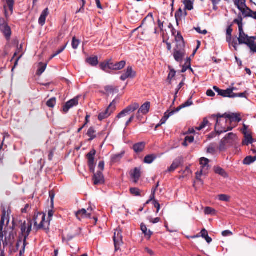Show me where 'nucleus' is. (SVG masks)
Masks as SVG:
<instances>
[{
  "label": "nucleus",
  "instance_id": "obj_1",
  "mask_svg": "<svg viewBox=\"0 0 256 256\" xmlns=\"http://www.w3.org/2000/svg\"><path fill=\"white\" fill-rule=\"evenodd\" d=\"M176 45L174 49L173 56L175 60L181 62L186 54L185 42L180 32H178L174 38Z\"/></svg>",
  "mask_w": 256,
  "mask_h": 256
},
{
  "label": "nucleus",
  "instance_id": "obj_2",
  "mask_svg": "<svg viewBox=\"0 0 256 256\" xmlns=\"http://www.w3.org/2000/svg\"><path fill=\"white\" fill-rule=\"evenodd\" d=\"M32 220L30 218L28 219L26 221L24 220L20 224V229L23 237V248H25L28 244L26 240L32 231Z\"/></svg>",
  "mask_w": 256,
  "mask_h": 256
},
{
  "label": "nucleus",
  "instance_id": "obj_3",
  "mask_svg": "<svg viewBox=\"0 0 256 256\" xmlns=\"http://www.w3.org/2000/svg\"><path fill=\"white\" fill-rule=\"evenodd\" d=\"M216 118H228L230 122H240L242 120L240 114L237 113H232L231 114H227L225 113L222 115L220 114H213L210 116L211 118L215 120Z\"/></svg>",
  "mask_w": 256,
  "mask_h": 256
},
{
  "label": "nucleus",
  "instance_id": "obj_4",
  "mask_svg": "<svg viewBox=\"0 0 256 256\" xmlns=\"http://www.w3.org/2000/svg\"><path fill=\"white\" fill-rule=\"evenodd\" d=\"M139 106H140L138 103H134L128 106L116 116L115 118V120H117L120 118L125 116L134 112L139 108Z\"/></svg>",
  "mask_w": 256,
  "mask_h": 256
},
{
  "label": "nucleus",
  "instance_id": "obj_5",
  "mask_svg": "<svg viewBox=\"0 0 256 256\" xmlns=\"http://www.w3.org/2000/svg\"><path fill=\"white\" fill-rule=\"evenodd\" d=\"M233 23L230 24L226 28V42L228 43L230 46H232L235 50H238V42L236 38L232 40V26Z\"/></svg>",
  "mask_w": 256,
  "mask_h": 256
},
{
  "label": "nucleus",
  "instance_id": "obj_6",
  "mask_svg": "<svg viewBox=\"0 0 256 256\" xmlns=\"http://www.w3.org/2000/svg\"><path fill=\"white\" fill-rule=\"evenodd\" d=\"M96 154V150L92 149L86 156L88 159V165L90 169V171L94 173L96 163L94 162V156Z\"/></svg>",
  "mask_w": 256,
  "mask_h": 256
},
{
  "label": "nucleus",
  "instance_id": "obj_7",
  "mask_svg": "<svg viewBox=\"0 0 256 256\" xmlns=\"http://www.w3.org/2000/svg\"><path fill=\"white\" fill-rule=\"evenodd\" d=\"M11 212L10 210H8L6 212L4 208L3 209L2 212V218L0 220V236L2 238L4 237L3 227L4 224L5 220H6V225H8L10 222V214Z\"/></svg>",
  "mask_w": 256,
  "mask_h": 256
},
{
  "label": "nucleus",
  "instance_id": "obj_8",
  "mask_svg": "<svg viewBox=\"0 0 256 256\" xmlns=\"http://www.w3.org/2000/svg\"><path fill=\"white\" fill-rule=\"evenodd\" d=\"M216 121V124L214 127V130L218 134H220L222 133L226 132L228 131L232 130V127H228L227 129L225 127L222 126L221 122L224 121V123H226V120H222L221 118H216L215 120Z\"/></svg>",
  "mask_w": 256,
  "mask_h": 256
},
{
  "label": "nucleus",
  "instance_id": "obj_9",
  "mask_svg": "<svg viewBox=\"0 0 256 256\" xmlns=\"http://www.w3.org/2000/svg\"><path fill=\"white\" fill-rule=\"evenodd\" d=\"M14 220H13L12 226V230L10 232H9L8 235V236H6L5 239L3 242V245L4 247L8 245H10V246H12L14 244L15 239V234L14 232Z\"/></svg>",
  "mask_w": 256,
  "mask_h": 256
},
{
  "label": "nucleus",
  "instance_id": "obj_10",
  "mask_svg": "<svg viewBox=\"0 0 256 256\" xmlns=\"http://www.w3.org/2000/svg\"><path fill=\"white\" fill-rule=\"evenodd\" d=\"M214 90L218 94V95L224 98H232V93L234 90H236L235 88H227L226 90H221L216 86L213 87Z\"/></svg>",
  "mask_w": 256,
  "mask_h": 256
},
{
  "label": "nucleus",
  "instance_id": "obj_11",
  "mask_svg": "<svg viewBox=\"0 0 256 256\" xmlns=\"http://www.w3.org/2000/svg\"><path fill=\"white\" fill-rule=\"evenodd\" d=\"M239 36L237 38V42L238 41V44H246L248 46V44H250V46H252V42L249 40L248 36L245 34L244 30H239Z\"/></svg>",
  "mask_w": 256,
  "mask_h": 256
},
{
  "label": "nucleus",
  "instance_id": "obj_12",
  "mask_svg": "<svg viewBox=\"0 0 256 256\" xmlns=\"http://www.w3.org/2000/svg\"><path fill=\"white\" fill-rule=\"evenodd\" d=\"M115 250L118 251L120 249V246L122 244V232L121 230H116L113 236Z\"/></svg>",
  "mask_w": 256,
  "mask_h": 256
},
{
  "label": "nucleus",
  "instance_id": "obj_13",
  "mask_svg": "<svg viewBox=\"0 0 256 256\" xmlns=\"http://www.w3.org/2000/svg\"><path fill=\"white\" fill-rule=\"evenodd\" d=\"M79 96H77L74 98L68 101L62 107V110L64 113H67L70 108L78 104Z\"/></svg>",
  "mask_w": 256,
  "mask_h": 256
},
{
  "label": "nucleus",
  "instance_id": "obj_14",
  "mask_svg": "<svg viewBox=\"0 0 256 256\" xmlns=\"http://www.w3.org/2000/svg\"><path fill=\"white\" fill-rule=\"evenodd\" d=\"M136 76V72L133 70L132 66H128L124 72L120 77V80L124 81L127 78H134Z\"/></svg>",
  "mask_w": 256,
  "mask_h": 256
},
{
  "label": "nucleus",
  "instance_id": "obj_15",
  "mask_svg": "<svg viewBox=\"0 0 256 256\" xmlns=\"http://www.w3.org/2000/svg\"><path fill=\"white\" fill-rule=\"evenodd\" d=\"M92 180L94 185L102 184L104 182V176L101 171H98L96 173H93Z\"/></svg>",
  "mask_w": 256,
  "mask_h": 256
},
{
  "label": "nucleus",
  "instance_id": "obj_16",
  "mask_svg": "<svg viewBox=\"0 0 256 256\" xmlns=\"http://www.w3.org/2000/svg\"><path fill=\"white\" fill-rule=\"evenodd\" d=\"M210 160L205 158H200V164L202 172H204V175H206L208 172L210 166L208 164Z\"/></svg>",
  "mask_w": 256,
  "mask_h": 256
},
{
  "label": "nucleus",
  "instance_id": "obj_17",
  "mask_svg": "<svg viewBox=\"0 0 256 256\" xmlns=\"http://www.w3.org/2000/svg\"><path fill=\"white\" fill-rule=\"evenodd\" d=\"M91 215L92 214L87 212L86 210L84 208H82L76 212V216L80 220H81L82 218H91Z\"/></svg>",
  "mask_w": 256,
  "mask_h": 256
},
{
  "label": "nucleus",
  "instance_id": "obj_18",
  "mask_svg": "<svg viewBox=\"0 0 256 256\" xmlns=\"http://www.w3.org/2000/svg\"><path fill=\"white\" fill-rule=\"evenodd\" d=\"M44 165V162L42 158L38 161L36 164L32 166L34 173L36 175H38L42 172Z\"/></svg>",
  "mask_w": 256,
  "mask_h": 256
},
{
  "label": "nucleus",
  "instance_id": "obj_19",
  "mask_svg": "<svg viewBox=\"0 0 256 256\" xmlns=\"http://www.w3.org/2000/svg\"><path fill=\"white\" fill-rule=\"evenodd\" d=\"M0 30L3 34L6 40H10L12 35V30L8 24L0 27Z\"/></svg>",
  "mask_w": 256,
  "mask_h": 256
},
{
  "label": "nucleus",
  "instance_id": "obj_20",
  "mask_svg": "<svg viewBox=\"0 0 256 256\" xmlns=\"http://www.w3.org/2000/svg\"><path fill=\"white\" fill-rule=\"evenodd\" d=\"M113 112L112 110H110V109L107 108L104 111L98 114V120L100 121H102L108 118Z\"/></svg>",
  "mask_w": 256,
  "mask_h": 256
},
{
  "label": "nucleus",
  "instance_id": "obj_21",
  "mask_svg": "<svg viewBox=\"0 0 256 256\" xmlns=\"http://www.w3.org/2000/svg\"><path fill=\"white\" fill-rule=\"evenodd\" d=\"M38 216V214H37V215L35 214L33 218V220L34 221V226L36 231L41 228H44V222L46 219V214H42V221L38 224V222H36V218H37Z\"/></svg>",
  "mask_w": 256,
  "mask_h": 256
},
{
  "label": "nucleus",
  "instance_id": "obj_22",
  "mask_svg": "<svg viewBox=\"0 0 256 256\" xmlns=\"http://www.w3.org/2000/svg\"><path fill=\"white\" fill-rule=\"evenodd\" d=\"M146 147V143L144 142H140L136 143L133 145L132 149L136 154L142 152Z\"/></svg>",
  "mask_w": 256,
  "mask_h": 256
},
{
  "label": "nucleus",
  "instance_id": "obj_23",
  "mask_svg": "<svg viewBox=\"0 0 256 256\" xmlns=\"http://www.w3.org/2000/svg\"><path fill=\"white\" fill-rule=\"evenodd\" d=\"M49 12L48 8H45L42 12L38 19V23L40 26H43L45 24L46 18Z\"/></svg>",
  "mask_w": 256,
  "mask_h": 256
},
{
  "label": "nucleus",
  "instance_id": "obj_24",
  "mask_svg": "<svg viewBox=\"0 0 256 256\" xmlns=\"http://www.w3.org/2000/svg\"><path fill=\"white\" fill-rule=\"evenodd\" d=\"M150 106V102H146L140 108L138 109L139 112H141V113L143 114H146L149 112Z\"/></svg>",
  "mask_w": 256,
  "mask_h": 256
},
{
  "label": "nucleus",
  "instance_id": "obj_25",
  "mask_svg": "<svg viewBox=\"0 0 256 256\" xmlns=\"http://www.w3.org/2000/svg\"><path fill=\"white\" fill-rule=\"evenodd\" d=\"M140 229L144 234V236L147 237L148 239H150L153 234V232H151L150 230H148L146 225L142 223L140 224Z\"/></svg>",
  "mask_w": 256,
  "mask_h": 256
},
{
  "label": "nucleus",
  "instance_id": "obj_26",
  "mask_svg": "<svg viewBox=\"0 0 256 256\" xmlns=\"http://www.w3.org/2000/svg\"><path fill=\"white\" fill-rule=\"evenodd\" d=\"M86 62L92 66H96L98 64V58L97 56L87 58Z\"/></svg>",
  "mask_w": 256,
  "mask_h": 256
},
{
  "label": "nucleus",
  "instance_id": "obj_27",
  "mask_svg": "<svg viewBox=\"0 0 256 256\" xmlns=\"http://www.w3.org/2000/svg\"><path fill=\"white\" fill-rule=\"evenodd\" d=\"M131 176L134 179V182H137L141 176L140 168H135L131 174Z\"/></svg>",
  "mask_w": 256,
  "mask_h": 256
},
{
  "label": "nucleus",
  "instance_id": "obj_28",
  "mask_svg": "<svg viewBox=\"0 0 256 256\" xmlns=\"http://www.w3.org/2000/svg\"><path fill=\"white\" fill-rule=\"evenodd\" d=\"M181 164L180 160L178 158L175 159L170 166L168 168V171L170 172L174 171L178 168Z\"/></svg>",
  "mask_w": 256,
  "mask_h": 256
},
{
  "label": "nucleus",
  "instance_id": "obj_29",
  "mask_svg": "<svg viewBox=\"0 0 256 256\" xmlns=\"http://www.w3.org/2000/svg\"><path fill=\"white\" fill-rule=\"evenodd\" d=\"M96 131L93 126H91L88 128L86 135L90 137L89 141H91L96 138Z\"/></svg>",
  "mask_w": 256,
  "mask_h": 256
},
{
  "label": "nucleus",
  "instance_id": "obj_30",
  "mask_svg": "<svg viewBox=\"0 0 256 256\" xmlns=\"http://www.w3.org/2000/svg\"><path fill=\"white\" fill-rule=\"evenodd\" d=\"M214 172L216 174H218L224 178L228 177V174L220 166H214Z\"/></svg>",
  "mask_w": 256,
  "mask_h": 256
},
{
  "label": "nucleus",
  "instance_id": "obj_31",
  "mask_svg": "<svg viewBox=\"0 0 256 256\" xmlns=\"http://www.w3.org/2000/svg\"><path fill=\"white\" fill-rule=\"evenodd\" d=\"M125 154L124 151L122 152L120 154H114L111 156V161L112 162L115 163L119 162L123 157Z\"/></svg>",
  "mask_w": 256,
  "mask_h": 256
},
{
  "label": "nucleus",
  "instance_id": "obj_32",
  "mask_svg": "<svg viewBox=\"0 0 256 256\" xmlns=\"http://www.w3.org/2000/svg\"><path fill=\"white\" fill-rule=\"evenodd\" d=\"M200 234V236L203 238L205 239L208 244H210L212 242V238L209 236L208 231L205 228L202 229Z\"/></svg>",
  "mask_w": 256,
  "mask_h": 256
},
{
  "label": "nucleus",
  "instance_id": "obj_33",
  "mask_svg": "<svg viewBox=\"0 0 256 256\" xmlns=\"http://www.w3.org/2000/svg\"><path fill=\"white\" fill-rule=\"evenodd\" d=\"M244 135V140L242 142V144L248 146L249 144H252L254 142V139L250 134H246Z\"/></svg>",
  "mask_w": 256,
  "mask_h": 256
},
{
  "label": "nucleus",
  "instance_id": "obj_34",
  "mask_svg": "<svg viewBox=\"0 0 256 256\" xmlns=\"http://www.w3.org/2000/svg\"><path fill=\"white\" fill-rule=\"evenodd\" d=\"M236 8L243 14H245V8H247L246 5V0H240L238 3V6Z\"/></svg>",
  "mask_w": 256,
  "mask_h": 256
},
{
  "label": "nucleus",
  "instance_id": "obj_35",
  "mask_svg": "<svg viewBox=\"0 0 256 256\" xmlns=\"http://www.w3.org/2000/svg\"><path fill=\"white\" fill-rule=\"evenodd\" d=\"M256 160V156H247L244 160L243 164L246 165H250Z\"/></svg>",
  "mask_w": 256,
  "mask_h": 256
},
{
  "label": "nucleus",
  "instance_id": "obj_36",
  "mask_svg": "<svg viewBox=\"0 0 256 256\" xmlns=\"http://www.w3.org/2000/svg\"><path fill=\"white\" fill-rule=\"evenodd\" d=\"M104 89L108 94H114V92H118V91L116 87H114L110 85L104 86Z\"/></svg>",
  "mask_w": 256,
  "mask_h": 256
},
{
  "label": "nucleus",
  "instance_id": "obj_37",
  "mask_svg": "<svg viewBox=\"0 0 256 256\" xmlns=\"http://www.w3.org/2000/svg\"><path fill=\"white\" fill-rule=\"evenodd\" d=\"M249 40L252 42V46H250V44H248V47L250 49V54H251L252 52H253L254 48V49L255 48H256V42H254L255 40H256V36H248Z\"/></svg>",
  "mask_w": 256,
  "mask_h": 256
},
{
  "label": "nucleus",
  "instance_id": "obj_38",
  "mask_svg": "<svg viewBox=\"0 0 256 256\" xmlns=\"http://www.w3.org/2000/svg\"><path fill=\"white\" fill-rule=\"evenodd\" d=\"M126 65V62L125 60H122L119 62H116L114 64V70H121Z\"/></svg>",
  "mask_w": 256,
  "mask_h": 256
},
{
  "label": "nucleus",
  "instance_id": "obj_39",
  "mask_svg": "<svg viewBox=\"0 0 256 256\" xmlns=\"http://www.w3.org/2000/svg\"><path fill=\"white\" fill-rule=\"evenodd\" d=\"M108 60L100 62L99 64L100 68L106 72H110L109 67H108Z\"/></svg>",
  "mask_w": 256,
  "mask_h": 256
},
{
  "label": "nucleus",
  "instance_id": "obj_40",
  "mask_svg": "<svg viewBox=\"0 0 256 256\" xmlns=\"http://www.w3.org/2000/svg\"><path fill=\"white\" fill-rule=\"evenodd\" d=\"M156 158V156L154 154H148L145 156L144 162V163L150 164L152 163Z\"/></svg>",
  "mask_w": 256,
  "mask_h": 256
},
{
  "label": "nucleus",
  "instance_id": "obj_41",
  "mask_svg": "<svg viewBox=\"0 0 256 256\" xmlns=\"http://www.w3.org/2000/svg\"><path fill=\"white\" fill-rule=\"evenodd\" d=\"M206 126H211V124H210L208 119L206 118H204L202 122L200 124V126L198 127H196V129L198 130H200L204 128Z\"/></svg>",
  "mask_w": 256,
  "mask_h": 256
},
{
  "label": "nucleus",
  "instance_id": "obj_42",
  "mask_svg": "<svg viewBox=\"0 0 256 256\" xmlns=\"http://www.w3.org/2000/svg\"><path fill=\"white\" fill-rule=\"evenodd\" d=\"M39 64L40 67L36 71V74L38 76H40L46 70L47 64L40 62Z\"/></svg>",
  "mask_w": 256,
  "mask_h": 256
},
{
  "label": "nucleus",
  "instance_id": "obj_43",
  "mask_svg": "<svg viewBox=\"0 0 256 256\" xmlns=\"http://www.w3.org/2000/svg\"><path fill=\"white\" fill-rule=\"evenodd\" d=\"M182 10L181 8H180L175 14V18L178 26V22L182 20Z\"/></svg>",
  "mask_w": 256,
  "mask_h": 256
},
{
  "label": "nucleus",
  "instance_id": "obj_44",
  "mask_svg": "<svg viewBox=\"0 0 256 256\" xmlns=\"http://www.w3.org/2000/svg\"><path fill=\"white\" fill-rule=\"evenodd\" d=\"M184 4L186 10H191L194 8L193 2L190 0H184Z\"/></svg>",
  "mask_w": 256,
  "mask_h": 256
},
{
  "label": "nucleus",
  "instance_id": "obj_45",
  "mask_svg": "<svg viewBox=\"0 0 256 256\" xmlns=\"http://www.w3.org/2000/svg\"><path fill=\"white\" fill-rule=\"evenodd\" d=\"M130 192L134 196H141V191L137 188H131L130 190Z\"/></svg>",
  "mask_w": 256,
  "mask_h": 256
},
{
  "label": "nucleus",
  "instance_id": "obj_46",
  "mask_svg": "<svg viewBox=\"0 0 256 256\" xmlns=\"http://www.w3.org/2000/svg\"><path fill=\"white\" fill-rule=\"evenodd\" d=\"M56 98L53 97L47 101L46 104L48 107L53 108L56 106Z\"/></svg>",
  "mask_w": 256,
  "mask_h": 256
},
{
  "label": "nucleus",
  "instance_id": "obj_47",
  "mask_svg": "<svg viewBox=\"0 0 256 256\" xmlns=\"http://www.w3.org/2000/svg\"><path fill=\"white\" fill-rule=\"evenodd\" d=\"M80 44V40H79L76 39V37H74L72 38V46L74 50H76L78 48Z\"/></svg>",
  "mask_w": 256,
  "mask_h": 256
},
{
  "label": "nucleus",
  "instance_id": "obj_48",
  "mask_svg": "<svg viewBox=\"0 0 256 256\" xmlns=\"http://www.w3.org/2000/svg\"><path fill=\"white\" fill-rule=\"evenodd\" d=\"M6 2L8 4L10 10V14H12L14 12V0H6Z\"/></svg>",
  "mask_w": 256,
  "mask_h": 256
},
{
  "label": "nucleus",
  "instance_id": "obj_49",
  "mask_svg": "<svg viewBox=\"0 0 256 256\" xmlns=\"http://www.w3.org/2000/svg\"><path fill=\"white\" fill-rule=\"evenodd\" d=\"M247 94H247L246 91H245L244 92L238 93V94H235L232 92V98H237V97L246 98Z\"/></svg>",
  "mask_w": 256,
  "mask_h": 256
},
{
  "label": "nucleus",
  "instance_id": "obj_50",
  "mask_svg": "<svg viewBox=\"0 0 256 256\" xmlns=\"http://www.w3.org/2000/svg\"><path fill=\"white\" fill-rule=\"evenodd\" d=\"M204 212L206 214L214 215L216 214L215 210L210 207H206L204 208Z\"/></svg>",
  "mask_w": 256,
  "mask_h": 256
},
{
  "label": "nucleus",
  "instance_id": "obj_51",
  "mask_svg": "<svg viewBox=\"0 0 256 256\" xmlns=\"http://www.w3.org/2000/svg\"><path fill=\"white\" fill-rule=\"evenodd\" d=\"M218 196L219 200L221 201L228 202L230 200V196L226 194H219Z\"/></svg>",
  "mask_w": 256,
  "mask_h": 256
},
{
  "label": "nucleus",
  "instance_id": "obj_52",
  "mask_svg": "<svg viewBox=\"0 0 256 256\" xmlns=\"http://www.w3.org/2000/svg\"><path fill=\"white\" fill-rule=\"evenodd\" d=\"M66 44L63 46L61 48H60L54 54H52L51 56L50 57V60L53 58H54L57 55L59 54H60L61 52H62L65 49L66 47Z\"/></svg>",
  "mask_w": 256,
  "mask_h": 256
},
{
  "label": "nucleus",
  "instance_id": "obj_53",
  "mask_svg": "<svg viewBox=\"0 0 256 256\" xmlns=\"http://www.w3.org/2000/svg\"><path fill=\"white\" fill-rule=\"evenodd\" d=\"M192 96H190L189 99L184 102L183 104H182V106L183 108L190 106L193 104V102L192 100Z\"/></svg>",
  "mask_w": 256,
  "mask_h": 256
},
{
  "label": "nucleus",
  "instance_id": "obj_54",
  "mask_svg": "<svg viewBox=\"0 0 256 256\" xmlns=\"http://www.w3.org/2000/svg\"><path fill=\"white\" fill-rule=\"evenodd\" d=\"M226 142H227L224 139L221 140L219 146V150L220 151H224L226 150Z\"/></svg>",
  "mask_w": 256,
  "mask_h": 256
},
{
  "label": "nucleus",
  "instance_id": "obj_55",
  "mask_svg": "<svg viewBox=\"0 0 256 256\" xmlns=\"http://www.w3.org/2000/svg\"><path fill=\"white\" fill-rule=\"evenodd\" d=\"M236 134H234L232 132H230L226 134L223 139H224L227 142L229 140H234Z\"/></svg>",
  "mask_w": 256,
  "mask_h": 256
},
{
  "label": "nucleus",
  "instance_id": "obj_56",
  "mask_svg": "<svg viewBox=\"0 0 256 256\" xmlns=\"http://www.w3.org/2000/svg\"><path fill=\"white\" fill-rule=\"evenodd\" d=\"M176 72L174 69H170L168 79L171 80L176 76Z\"/></svg>",
  "mask_w": 256,
  "mask_h": 256
},
{
  "label": "nucleus",
  "instance_id": "obj_57",
  "mask_svg": "<svg viewBox=\"0 0 256 256\" xmlns=\"http://www.w3.org/2000/svg\"><path fill=\"white\" fill-rule=\"evenodd\" d=\"M116 100L114 99V100L108 106V107L110 110H112V112H114V111L116 110Z\"/></svg>",
  "mask_w": 256,
  "mask_h": 256
},
{
  "label": "nucleus",
  "instance_id": "obj_58",
  "mask_svg": "<svg viewBox=\"0 0 256 256\" xmlns=\"http://www.w3.org/2000/svg\"><path fill=\"white\" fill-rule=\"evenodd\" d=\"M232 23H233V24H236L238 25V31L244 30L242 22H240L239 20H238L234 19Z\"/></svg>",
  "mask_w": 256,
  "mask_h": 256
},
{
  "label": "nucleus",
  "instance_id": "obj_59",
  "mask_svg": "<svg viewBox=\"0 0 256 256\" xmlns=\"http://www.w3.org/2000/svg\"><path fill=\"white\" fill-rule=\"evenodd\" d=\"M148 220H150V222L152 224H156L160 222V218H152L151 217H149L148 218Z\"/></svg>",
  "mask_w": 256,
  "mask_h": 256
},
{
  "label": "nucleus",
  "instance_id": "obj_60",
  "mask_svg": "<svg viewBox=\"0 0 256 256\" xmlns=\"http://www.w3.org/2000/svg\"><path fill=\"white\" fill-rule=\"evenodd\" d=\"M222 234L223 236H230L233 234L232 232L230 230H226L222 232Z\"/></svg>",
  "mask_w": 256,
  "mask_h": 256
},
{
  "label": "nucleus",
  "instance_id": "obj_61",
  "mask_svg": "<svg viewBox=\"0 0 256 256\" xmlns=\"http://www.w3.org/2000/svg\"><path fill=\"white\" fill-rule=\"evenodd\" d=\"M154 206L156 208V213L159 212V210L160 208V205L158 200H154V202H152Z\"/></svg>",
  "mask_w": 256,
  "mask_h": 256
},
{
  "label": "nucleus",
  "instance_id": "obj_62",
  "mask_svg": "<svg viewBox=\"0 0 256 256\" xmlns=\"http://www.w3.org/2000/svg\"><path fill=\"white\" fill-rule=\"evenodd\" d=\"M50 197V202L52 208L54 206V192L53 191H50L49 192Z\"/></svg>",
  "mask_w": 256,
  "mask_h": 256
},
{
  "label": "nucleus",
  "instance_id": "obj_63",
  "mask_svg": "<svg viewBox=\"0 0 256 256\" xmlns=\"http://www.w3.org/2000/svg\"><path fill=\"white\" fill-rule=\"evenodd\" d=\"M190 69V70L192 72V69L191 68V66L190 65H184L182 70V72H185L187 70Z\"/></svg>",
  "mask_w": 256,
  "mask_h": 256
},
{
  "label": "nucleus",
  "instance_id": "obj_64",
  "mask_svg": "<svg viewBox=\"0 0 256 256\" xmlns=\"http://www.w3.org/2000/svg\"><path fill=\"white\" fill-rule=\"evenodd\" d=\"M98 168L100 170V171L102 172L104 168V162L100 161L98 163Z\"/></svg>",
  "mask_w": 256,
  "mask_h": 256
}]
</instances>
